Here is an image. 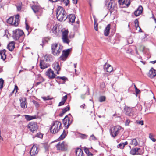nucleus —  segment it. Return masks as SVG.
I'll list each match as a JSON object with an SVG mask.
<instances>
[{
  "label": "nucleus",
  "mask_w": 156,
  "mask_h": 156,
  "mask_svg": "<svg viewBox=\"0 0 156 156\" xmlns=\"http://www.w3.org/2000/svg\"><path fill=\"white\" fill-rule=\"evenodd\" d=\"M88 135L83 134L80 133L79 134V137L82 139H86L87 138Z\"/></svg>",
  "instance_id": "f704fd0d"
},
{
  "label": "nucleus",
  "mask_w": 156,
  "mask_h": 156,
  "mask_svg": "<svg viewBox=\"0 0 156 156\" xmlns=\"http://www.w3.org/2000/svg\"><path fill=\"white\" fill-rule=\"evenodd\" d=\"M45 60H44L46 62L50 63L53 60L52 56L50 55L47 54L44 57Z\"/></svg>",
  "instance_id": "b1692460"
},
{
  "label": "nucleus",
  "mask_w": 156,
  "mask_h": 156,
  "mask_svg": "<svg viewBox=\"0 0 156 156\" xmlns=\"http://www.w3.org/2000/svg\"><path fill=\"white\" fill-rule=\"evenodd\" d=\"M110 24H108L105 28L104 32V34L105 36H107L109 35L110 29Z\"/></svg>",
  "instance_id": "393cba45"
},
{
  "label": "nucleus",
  "mask_w": 156,
  "mask_h": 156,
  "mask_svg": "<svg viewBox=\"0 0 156 156\" xmlns=\"http://www.w3.org/2000/svg\"><path fill=\"white\" fill-rule=\"evenodd\" d=\"M68 31L67 30H65L62 33V37H68Z\"/></svg>",
  "instance_id": "4c0bfd02"
},
{
  "label": "nucleus",
  "mask_w": 156,
  "mask_h": 156,
  "mask_svg": "<svg viewBox=\"0 0 156 156\" xmlns=\"http://www.w3.org/2000/svg\"><path fill=\"white\" fill-rule=\"evenodd\" d=\"M52 66L54 70L57 71L56 73L58 74H59V71L61 70V68L60 67L58 62H56L53 64Z\"/></svg>",
  "instance_id": "412c9836"
},
{
  "label": "nucleus",
  "mask_w": 156,
  "mask_h": 156,
  "mask_svg": "<svg viewBox=\"0 0 156 156\" xmlns=\"http://www.w3.org/2000/svg\"><path fill=\"white\" fill-rule=\"evenodd\" d=\"M136 123H137L138 124L141 125H143L144 124L143 121L142 120L141 121H136Z\"/></svg>",
  "instance_id": "603ef678"
},
{
  "label": "nucleus",
  "mask_w": 156,
  "mask_h": 156,
  "mask_svg": "<svg viewBox=\"0 0 156 156\" xmlns=\"http://www.w3.org/2000/svg\"><path fill=\"white\" fill-rule=\"evenodd\" d=\"M26 25V29L28 31V30L30 28V26L28 25V23H25Z\"/></svg>",
  "instance_id": "bf43d9fd"
},
{
  "label": "nucleus",
  "mask_w": 156,
  "mask_h": 156,
  "mask_svg": "<svg viewBox=\"0 0 156 156\" xmlns=\"http://www.w3.org/2000/svg\"><path fill=\"white\" fill-rule=\"evenodd\" d=\"M130 154L133 155H141L143 153L139 148H132L130 151Z\"/></svg>",
  "instance_id": "ddd939ff"
},
{
  "label": "nucleus",
  "mask_w": 156,
  "mask_h": 156,
  "mask_svg": "<svg viewBox=\"0 0 156 156\" xmlns=\"http://www.w3.org/2000/svg\"><path fill=\"white\" fill-rule=\"evenodd\" d=\"M118 2L120 5H125L128 7L129 6L131 2L130 0H118Z\"/></svg>",
  "instance_id": "f3484780"
},
{
  "label": "nucleus",
  "mask_w": 156,
  "mask_h": 156,
  "mask_svg": "<svg viewBox=\"0 0 156 156\" xmlns=\"http://www.w3.org/2000/svg\"><path fill=\"white\" fill-rule=\"evenodd\" d=\"M101 87L102 88H104L105 87V84L104 83H102L101 84Z\"/></svg>",
  "instance_id": "0e129e2a"
},
{
  "label": "nucleus",
  "mask_w": 156,
  "mask_h": 156,
  "mask_svg": "<svg viewBox=\"0 0 156 156\" xmlns=\"http://www.w3.org/2000/svg\"><path fill=\"white\" fill-rule=\"evenodd\" d=\"M24 32L22 30L16 29L13 31L12 37L15 40H19V41L22 42L23 38Z\"/></svg>",
  "instance_id": "f03ea898"
},
{
  "label": "nucleus",
  "mask_w": 156,
  "mask_h": 156,
  "mask_svg": "<svg viewBox=\"0 0 156 156\" xmlns=\"http://www.w3.org/2000/svg\"><path fill=\"white\" fill-rule=\"evenodd\" d=\"M62 41L64 43L68 44L70 42V40L68 39V37H62Z\"/></svg>",
  "instance_id": "2f4dec72"
},
{
  "label": "nucleus",
  "mask_w": 156,
  "mask_h": 156,
  "mask_svg": "<svg viewBox=\"0 0 156 156\" xmlns=\"http://www.w3.org/2000/svg\"><path fill=\"white\" fill-rule=\"evenodd\" d=\"M76 156H85L83 150L80 148H77L76 150Z\"/></svg>",
  "instance_id": "4be33fe9"
},
{
  "label": "nucleus",
  "mask_w": 156,
  "mask_h": 156,
  "mask_svg": "<svg viewBox=\"0 0 156 156\" xmlns=\"http://www.w3.org/2000/svg\"><path fill=\"white\" fill-rule=\"evenodd\" d=\"M84 150L85 153L88 156H92L93 155V154L90 151L89 148L84 147Z\"/></svg>",
  "instance_id": "7c9ffc66"
},
{
  "label": "nucleus",
  "mask_w": 156,
  "mask_h": 156,
  "mask_svg": "<svg viewBox=\"0 0 156 156\" xmlns=\"http://www.w3.org/2000/svg\"><path fill=\"white\" fill-rule=\"evenodd\" d=\"M122 129H123L120 126H113L110 129V134L113 137H115L120 133Z\"/></svg>",
  "instance_id": "20e7f679"
},
{
  "label": "nucleus",
  "mask_w": 156,
  "mask_h": 156,
  "mask_svg": "<svg viewBox=\"0 0 156 156\" xmlns=\"http://www.w3.org/2000/svg\"><path fill=\"white\" fill-rule=\"evenodd\" d=\"M131 144L135 146H136L138 144V143L136 139H133L131 140Z\"/></svg>",
  "instance_id": "c9c22d12"
},
{
  "label": "nucleus",
  "mask_w": 156,
  "mask_h": 156,
  "mask_svg": "<svg viewBox=\"0 0 156 156\" xmlns=\"http://www.w3.org/2000/svg\"><path fill=\"white\" fill-rule=\"evenodd\" d=\"M67 79V78L66 77H65V76H63V77L57 76V77H56V79H57V80L61 79V80H63L64 82L65 81V80Z\"/></svg>",
  "instance_id": "a18cd8bd"
},
{
  "label": "nucleus",
  "mask_w": 156,
  "mask_h": 156,
  "mask_svg": "<svg viewBox=\"0 0 156 156\" xmlns=\"http://www.w3.org/2000/svg\"><path fill=\"white\" fill-rule=\"evenodd\" d=\"M150 63H151L154 64L156 63V60L154 61H151L150 62Z\"/></svg>",
  "instance_id": "774afa93"
},
{
  "label": "nucleus",
  "mask_w": 156,
  "mask_h": 156,
  "mask_svg": "<svg viewBox=\"0 0 156 156\" xmlns=\"http://www.w3.org/2000/svg\"><path fill=\"white\" fill-rule=\"evenodd\" d=\"M66 131L65 130H64L62 134L59 137V138L60 140H62L66 136Z\"/></svg>",
  "instance_id": "473e14b6"
},
{
  "label": "nucleus",
  "mask_w": 156,
  "mask_h": 156,
  "mask_svg": "<svg viewBox=\"0 0 156 156\" xmlns=\"http://www.w3.org/2000/svg\"><path fill=\"white\" fill-rule=\"evenodd\" d=\"M56 15L57 19L60 21H65L68 17L66 16V13L63 8L60 6L57 9Z\"/></svg>",
  "instance_id": "f257e3e1"
},
{
  "label": "nucleus",
  "mask_w": 156,
  "mask_h": 156,
  "mask_svg": "<svg viewBox=\"0 0 156 156\" xmlns=\"http://www.w3.org/2000/svg\"><path fill=\"white\" fill-rule=\"evenodd\" d=\"M31 9L37 16H41L43 13L42 9L39 6L37 5H33Z\"/></svg>",
  "instance_id": "9b49d317"
},
{
  "label": "nucleus",
  "mask_w": 156,
  "mask_h": 156,
  "mask_svg": "<svg viewBox=\"0 0 156 156\" xmlns=\"http://www.w3.org/2000/svg\"><path fill=\"white\" fill-rule=\"evenodd\" d=\"M72 48H70L67 49L66 50H63L62 55L60 57V59L63 61H65L66 58L68 57L69 54L70 52L72 50Z\"/></svg>",
  "instance_id": "f8f14e48"
},
{
  "label": "nucleus",
  "mask_w": 156,
  "mask_h": 156,
  "mask_svg": "<svg viewBox=\"0 0 156 156\" xmlns=\"http://www.w3.org/2000/svg\"><path fill=\"white\" fill-rule=\"evenodd\" d=\"M67 95H65V96L62 97V101H63L64 102H65L66 100L67 99Z\"/></svg>",
  "instance_id": "8fccbe9b"
},
{
  "label": "nucleus",
  "mask_w": 156,
  "mask_h": 156,
  "mask_svg": "<svg viewBox=\"0 0 156 156\" xmlns=\"http://www.w3.org/2000/svg\"><path fill=\"white\" fill-rule=\"evenodd\" d=\"M37 147L35 145H34L31 149L30 153L31 156H34L37 155L38 152Z\"/></svg>",
  "instance_id": "dca6fc26"
},
{
  "label": "nucleus",
  "mask_w": 156,
  "mask_h": 156,
  "mask_svg": "<svg viewBox=\"0 0 156 156\" xmlns=\"http://www.w3.org/2000/svg\"><path fill=\"white\" fill-rule=\"evenodd\" d=\"M143 10V7L142 6L140 5L137 9L134 12V14L136 16H138L142 13Z\"/></svg>",
  "instance_id": "6ab92c4d"
},
{
  "label": "nucleus",
  "mask_w": 156,
  "mask_h": 156,
  "mask_svg": "<svg viewBox=\"0 0 156 156\" xmlns=\"http://www.w3.org/2000/svg\"><path fill=\"white\" fill-rule=\"evenodd\" d=\"M68 145L67 143L65 141L62 142H59L56 145V148L57 150L62 151H65L68 149Z\"/></svg>",
  "instance_id": "6e6552de"
},
{
  "label": "nucleus",
  "mask_w": 156,
  "mask_h": 156,
  "mask_svg": "<svg viewBox=\"0 0 156 156\" xmlns=\"http://www.w3.org/2000/svg\"><path fill=\"white\" fill-rule=\"evenodd\" d=\"M62 124L58 121H53L51 126L50 128V131L52 134L57 133L60 130Z\"/></svg>",
  "instance_id": "7ed1b4c3"
},
{
  "label": "nucleus",
  "mask_w": 156,
  "mask_h": 156,
  "mask_svg": "<svg viewBox=\"0 0 156 156\" xmlns=\"http://www.w3.org/2000/svg\"><path fill=\"white\" fill-rule=\"evenodd\" d=\"M25 117V119L27 121H30V120L35 119L36 118V116L35 115H24Z\"/></svg>",
  "instance_id": "c85d7f7f"
},
{
  "label": "nucleus",
  "mask_w": 156,
  "mask_h": 156,
  "mask_svg": "<svg viewBox=\"0 0 156 156\" xmlns=\"http://www.w3.org/2000/svg\"><path fill=\"white\" fill-rule=\"evenodd\" d=\"M42 98L44 101L52 100L54 98L53 97L50 98L49 96H48L47 97H42Z\"/></svg>",
  "instance_id": "a19ab883"
},
{
  "label": "nucleus",
  "mask_w": 156,
  "mask_h": 156,
  "mask_svg": "<svg viewBox=\"0 0 156 156\" xmlns=\"http://www.w3.org/2000/svg\"><path fill=\"white\" fill-rule=\"evenodd\" d=\"M46 74L50 79H53L56 76V75L54 73V71H52L50 68L48 69L46 72Z\"/></svg>",
  "instance_id": "2eb2a0df"
},
{
  "label": "nucleus",
  "mask_w": 156,
  "mask_h": 156,
  "mask_svg": "<svg viewBox=\"0 0 156 156\" xmlns=\"http://www.w3.org/2000/svg\"><path fill=\"white\" fill-rule=\"evenodd\" d=\"M130 121L129 119H127L126 120L125 124L126 126H128L130 123Z\"/></svg>",
  "instance_id": "5fc2aeb1"
},
{
  "label": "nucleus",
  "mask_w": 156,
  "mask_h": 156,
  "mask_svg": "<svg viewBox=\"0 0 156 156\" xmlns=\"http://www.w3.org/2000/svg\"><path fill=\"white\" fill-rule=\"evenodd\" d=\"M51 50L52 53L54 55H58L61 52L62 49L60 48V46L58 47V44L56 43L51 45Z\"/></svg>",
  "instance_id": "1a4fd4ad"
},
{
  "label": "nucleus",
  "mask_w": 156,
  "mask_h": 156,
  "mask_svg": "<svg viewBox=\"0 0 156 156\" xmlns=\"http://www.w3.org/2000/svg\"><path fill=\"white\" fill-rule=\"evenodd\" d=\"M20 102L21 107L23 108H25L27 107V105L26 104V99L24 98V100L23 99H20Z\"/></svg>",
  "instance_id": "cd10ccee"
},
{
  "label": "nucleus",
  "mask_w": 156,
  "mask_h": 156,
  "mask_svg": "<svg viewBox=\"0 0 156 156\" xmlns=\"http://www.w3.org/2000/svg\"><path fill=\"white\" fill-rule=\"evenodd\" d=\"M19 15H16L15 17V20L14 22V18L12 16L10 17L7 20V22L8 23L13 25L15 26H17L19 24Z\"/></svg>",
  "instance_id": "0eeeda50"
},
{
  "label": "nucleus",
  "mask_w": 156,
  "mask_h": 156,
  "mask_svg": "<svg viewBox=\"0 0 156 156\" xmlns=\"http://www.w3.org/2000/svg\"><path fill=\"white\" fill-rule=\"evenodd\" d=\"M43 145V147H44L45 151L47 150L48 147H49V146L48 144L47 143H44L42 144Z\"/></svg>",
  "instance_id": "de8ad7c7"
},
{
  "label": "nucleus",
  "mask_w": 156,
  "mask_h": 156,
  "mask_svg": "<svg viewBox=\"0 0 156 156\" xmlns=\"http://www.w3.org/2000/svg\"><path fill=\"white\" fill-rule=\"evenodd\" d=\"M27 128L33 133L35 132H36L38 128V126L37 123L31 122H30L27 125Z\"/></svg>",
  "instance_id": "9d476101"
},
{
  "label": "nucleus",
  "mask_w": 156,
  "mask_h": 156,
  "mask_svg": "<svg viewBox=\"0 0 156 156\" xmlns=\"http://www.w3.org/2000/svg\"><path fill=\"white\" fill-rule=\"evenodd\" d=\"M85 105L84 104L83 105H81L80 106V107L82 108L83 109H84L85 108Z\"/></svg>",
  "instance_id": "680f3d73"
},
{
  "label": "nucleus",
  "mask_w": 156,
  "mask_h": 156,
  "mask_svg": "<svg viewBox=\"0 0 156 156\" xmlns=\"http://www.w3.org/2000/svg\"><path fill=\"white\" fill-rule=\"evenodd\" d=\"M42 42L44 44L47 43L48 42L47 38H43L42 40Z\"/></svg>",
  "instance_id": "864d4df0"
},
{
  "label": "nucleus",
  "mask_w": 156,
  "mask_h": 156,
  "mask_svg": "<svg viewBox=\"0 0 156 156\" xmlns=\"http://www.w3.org/2000/svg\"><path fill=\"white\" fill-rule=\"evenodd\" d=\"M58 1H60L61 2H63L66 6L68 5L69 2V0H58Z\"/></svg>",
  "instance_id": "e433bc0d"
},
{
  "label": "nucleus",
  "mask_w": 156,
  "mask_h": 156,
  "mask_svg": "<svg viewBox=\"0 0 156 156\" xmlns=\"http://www.w3.org/2000/svg\"><path fill=\"white\" fill-rule=\"evenodd\" d=\"M156 71L153 67L151 68L148 74V76L151 78H154L156 76Z\"/></svg>",
  "instance_id": "a211bd4d"
},
{
  "label": "nucleus",
  "mask_w": 156,
  "mask_h": 156,
  "mask_svg": "<svg viewBox=\"0 0 156 156\" xmlns=\"http://www.w3.org/2000/svg\"><path fill=\"white\" fill-rule=\"evenodd\" d=\"M53 33L55 34H56L57 33V27L54 26L52 29Z\"/></svg>",
  "instance_id": "37998d69"
},
{
  "label": "nucleus",
  "mask_w": 156,
  "mask_h": 156,
  "mask_svg": "<svg viewBox=\"0 0 156 156\" xmlns=\"http://www.w3.org/2000/svg\"><path fill=\"white\" fill-rule=\"evenodd\" d=\"M7 47L9 51H12L15 48V42L14 41H12L9 43Z\"/></svg>",
  "instance_id": "a878e982"
},
{
  "label": "nucleus",
  "mask_w": 156,
  "mask_h": 156,
  "mask_svg": "<svg viewBox=\"0 0 156 156\" xmlns=\"http://www.w3.org/2000/svg\"><path fill=\"white\" fill-rule=\"evenodd\" d=\"M70 110V107L69 105L65 107L62 109V111L63 112V113H66L67 111H69Z\"/></svg>",
  "instance_id": "58836bf2"
},
{
  "label": "nucleus",
  "mask_w": 156,
  "mask_h": 156,
  "mask_svg": "<svg viewBox=\"0 0 156 156\" xmlns=\"http://www.w3.org/2000/svg\"><path fill=\"white\" fill-rule=\"evenodd\" d=\"M39 66L41 69H43L50 66V65L49 63L43 60L40 61Z\"/></svg>",
  "instance_id": "4468645a"
},
{
  "label": "nucleus",
  "mask_w": 156,
  "mask_h": 156,
  "mask_svg": "<svg viewBox=\"0 0 156 156\" xmlns=\"http://www.w3.org/2000/svg\"><path fill=\"white\" fill-rule=\"evenodd\" d=\"M35 136L40 138H42L43 136V134L39 132L37 133V134L35 135Z\"/></svg>",
  "instance_id": "c03bdc74"
},
{
  "label": "nucleus",
  "mask_w": 156,
  "mask_h": 156,
  "mask_svg": "<svg viewBox=\"0 0 156 156\" xmlns=\"http://www.w3.org/2000/svg\"><path fill=\"white\" fill-rule=\"evenodd\" d=\"M134 23L135 24V27L136 30L137 29L138 27H139V22L137 19H136L134 21Z\"/></svg>",
  "instance_id": "79ce46f5"
},
{
  "label": "nucleus",
  "mask_w": 156,
  "mask_h": 156,
  "mask_svg": "<svg viewBox=\"0 0 156 156\" xmlns=\"http://www.w3.org/2000/svg\"><path fill=\"white\" fill-rule=\"evenodd\" d=\"M72 2L74 4H76L77 3V0H72Z\"/></svg>",
  "instance_id": "338daca9"
},
{
  "label": "nucleus",
  "mask_w": 156,
  "mask_h": 156,
  "mask_svg": "<svg viewBox=\"0 0 156 156\" xmlns=\"http://www.w3.org/2000/svg\"><path fill=\"white\" fill-rule=\"evenodd\" d=\"M154 136L152 133H150L149 134V138L153 142H155L156 141V139L154 138Z\"/></svg>",
  "instance_id": "72a5a7b5"
},
{
  "label": "nucleus",
  "mask_w": 156,
  "mask_h": 156,
  "mask_svg": "<svg viewBox=\"0 0 156 156\" xmlns=\"http://www.w3.org/2000/svg\"><path fill=\"white\" fill-rule=\"evenodd\" d=\"M6 52V50L5 49L0 50L1 58L3 61H4L6 58V55L5 54Z\"/></svg>",
  "instance_id": "5701e85b"
},
{
  "label": "nucleus",
  "mask_w": 156,
  "mask_h": 156,
  "mask_svg": "<svg viewBox=\"0 0 156 156\" xmlns=\"http://www.w3.org/2000/svg\"><path fill=\"white\" fill-rule=\"evenodd\" d=\"M94 28L96 31H98V23L95 20H94Z\"/></svg>",
  "instance_id": "09e8293b"
},
{
  "label": "nucleus",
  "mask_w": 156,
  "mask_h": 156,
  "mask_svg": "<svg viewBox=\"0 0 156 156\" xmlns=\"http://www.w3.org/2000/svg\"><path fill=\"white\" fill-rule=\"evenodd\" d=\"M22 7L20 5L17 6V8L18 11H20Z\"/></svg>",
  "instance_id": "4d7b16f0"
},
{
  "label": "nucleus",
  "mask_w": 156,
  "mask_h": 156,
  "mask_svg": "<svg viewBox=\"0 0 156 156\" xmlns=\"http://www.w3.org/2000/svg\"><path fill=\"white\" fill-rule=\"evenodd\" d=\"M65 103V102H64L63 101H62L59 102V103L58 105V106H60L63 105H64Z\"/></svg>",
  "instance_id": "13d9d810"
},
{
  "label": "nucleus",
  "mask_w": 156,
  "mask_h": 156,
  "mask_svg": "<svg viewBox=\"0 0 156 156\" xmlns=\"http://www.w3.org/2000/svg\"><path fill=\"white\" fill-rule=\"evenodd\" d=\"M34 104L36 106H38L39 104L38 102H37V101H34Z\"/></svg>",
  "instance_id": "69168bd1"
},
{
  "label": "nucleus",
  "mask_w": 156,
  "mask_h": 156,
  "mask_svg": "<svg viewBox=\"0 0 156 156\" xmlns=\"http://www.w3.org/2000/svg\"><path fill=\"white\" fill-rule=\"evenodd\" d=\"M104 69L108 72L110 73L113 70L112 66L109 64H107L106 63L104 65Z\"/></svg>",
  "instance_id": "aec40b11"
},
{
  "label": "nucleus",
  "mask_w": 156,
  "mask_h": 156,
  "mask_svg": "<svg viewBox=\"0 0 156 156\" xmlns=\"http://www.w3.org/2000/svg\"><path fill=\"white\" fill-rule=\"evenodd\" d=\"M126 114L127 115L130 116L131 115V112H130L127 111L126 112Z\"/></svg>",
  "instance_id": "052dcab7"
},
{
  "label": "nucleus",
  "mask_w": 156,
  "mask_h": 156,
  "mask_svg": "<svg viewBox=\"0 0 156 156\" xmlns=\"http://www.w3.org/2000/svg\"><path fill=\"white\" fill-rule=\"evenodd\" d=\"M140 91V90L138 89H137L135 90L136 93L137 94H139V93Z\"/></svg>",
  "instance_id": "e2e57ef3"
},
{
  "label": "nucleus",
  "mask_w": 156,
  "mask_h": 156,
  "mask_svg": "<svg viewBox=\"0 0 156 156\" xmlns=\"http://www.w3.org/2000/svg\"><path fill=\"white\" fill-rule=\"evenodd\" d=\"M95 137L92 134V135H91L90 136V138L89 139L90 140H95Z\"/></svg>",
  "instance_id": "6e6d98bb"
},
{
  "label": "nucleus",
  "mask_w": 156,
  "mask_h": 156,
  "mask_svg": "<svg viewBox=\"0 0 156 156\" xmlns=\"http://www.w3.org/2000/svg\"><path fill=\"white\" fill-rule=\"evenodd\" d=\"M67 16H68V18H69V22L73 23L74 22L76 18L75 15L71 14Z\"/></svg>",
  "instance_id": "bb28decb"
},
{
  "label": "nucleus",
  "mask_w": 156,
  "mask_h": 156,
  "mask_svg": "<svg viewBox=\"0 0 156 156\" xmlns=\"http://www.w3.org/2000/svg\"><path fill=\"white\" fill-rule=\"evenodd\" d=\"M4 81L2 78L0 79V89H1L3 88V84Z\"/></svg>",
  "instance_id": "49530a36"
},
{
  "label": "nucleus",
  "mask_w": 156,
  "mask_h": 156,
  "mask_svg": "<svg viewBox=\"0 0 156 156\" xmlns=\"http://www.w3.org/2000/svg\"><path fill=\"white\" fill-rule=\"evenodd\" d=\"M106 97L105 96H101L99 98V101L100 102H102L105 101Z\"/></svg>",
  "instance_id": "ea45409f"
},
{
  "label": "nucleus",
  "mask_w": 156,
  "mask_h": 156,
  "mask_svg": "<svg viewBox=\"0 0 156 156\" xmlns=\"http://www.w3.org/2000/svg\"><path fill=\"white\" fill-rule=\"evenodd\" d=\"M18 89V88L17 86L16 85L15 86V88L14 90L12 92L11 94H12L14 92L16 91L15 93H16L17 92V90Z\"/></svg>",
  "instance_id": "3c124183"
},
{
  "label": "nucleus",
  "mask_w": 156,
  "mask_h": 156,
  "mask_svg": "<svg viewBox=\"0 0 156 156\" xmlns=\"http://www.w3.org/2000/svg\"><path fill=\"white\" fill-rule=\"evenodd\" d=\"M107 8L110 10L111 14L113 12L114 14H116L117 12V4L113 0H111L108 3Z\"/></svg>",
  "instance_id": "423d86ee"
},
{
  "label": "nucleus",
  "mask_w": 156,
  "mask_h": 156,
  "mask_svg": "<svg viewBox=\"0 0 156 156\" xmlns=\"http://www.w3.org/2000/svg\"><path fill=\"white\" fill-rule=\"evenodd\" d=\"M73 121V118L71 114L69 113L66 115L63 119V122L64 126L67 129L72 124Z\"/></svg>",
  "instance_id": "39448f33"
},
{
  "label": "nucleus",
  "mask_w": 156,
  "mask_h": 156,
  "mask_svg": "<svg viewBox=\"0 0 156 156\" xmlns=\"http://www.w3.org/2000/svg\"><path fill=\"white\" fill-rule=\"evenodd\" d=\"M128 142L127 141H126L124 142H122L119 144L117 146V148H119L121 149H124L125 146L127 145Z\"/></svg>",
  "instance_id": "c756f323"
}]
</instances>
